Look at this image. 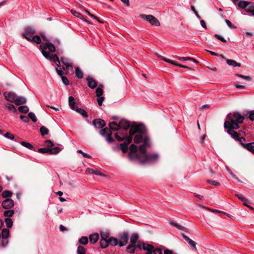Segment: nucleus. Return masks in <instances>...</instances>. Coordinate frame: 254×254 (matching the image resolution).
<instances>
[{
  "instance_id": "obj_1",
  "label": "nucleus",
  "mask_w": 254,
  "mask_h": 254,
  "mask_svg": "<svg viewBox=\"0 0 254 254\" xmlns=\"http://www.w3.org/2000/svg\"><path fill=\"white\" fill-rule=\"evenodd\" d=\"M226 119L227 120L224 122V127L228 129L227 132L230 134L235 140H237L239 137V133L234 130L240 128L239 124L243 122L245 118L239 112H235L228 114Z\"/></svg>"
},
{
  "instance_id": "obj_2",
  "label": "nucleus",
  "mask_w": 254,
  "mask_h": 254,
  "mask_svg": "<svg viewBox=\"0 0 254 254\" xmlns=\"http://www.w3.org/2000/svg\"><path fill=\"white\" fill-rule=\"evenodd\" d=\"M109 127L110 128L108 127H105L101 129L99 131V133L102 136L105 137V139L108 142V143H112L114 142L115 140L112 136V132L111 130L114 131L118 130L120 128V124H117L115 122H110L109 124Z\"/></svg>"
},
{
  "instance_id": "obj_3",
  "label": "nucleus",
  "mask_w": 254,
  "mask_h": 254,
  "mask_svg": "<svg viewBox=\"0 0 254 254\" xmlns=\"http://www.w3.org/2000/svg\"><path fill=\"white\" fill-rule=\"evenodd\" d=\"M159 159V155L157 153L146 154L143 157H140L139 163L141 164L151 163L156 162Z\"/></svg>"
},
{
  "instance_id": "obj_4",
  "label": "nucleus",
  "mask_w": 254,
  "mask_h": 254,
  "mask_svg": "<svg viewBox=\"0 0 254 254\" xmlns=\"http://www.w3.org/2000/svg\"><path fill=\"white\" fill-rule=\"evenodd\" d=\"M140 16L144 20L148 21L152 25L159 26L160 23L159 20L152 15L141 14Z\"/></svg>"
},
{
  "instance_id": "obj_5",
  "label": "nucleus",
  "mask_w": 254,
  "mask_h": 254,
  "mask_svg": "<svg viewBox=\"0 0 254 254\" xmlns=\"http://www.w3.org/2000/svg\"><path fill=\"white\" fill-rule=\"evenodd\" d=\"M36 31L35 29L30 26L26 27L24 29L22 35L28 41L31 40V38L32 37V36L35 33Z\"/></svg>"
},
{
  "instance_id": "obj_6",
  "label": "nucleus",
  "mask_w": 254,
  "mask_h": 254,
  "mask_svg": "<svg viewBox=\"0 0 254 254\" xmlns=\"http://www.w3.org/2000/svg\"><path fill=\"white\" fill-rule=\"evenodd\" d=\"M60 149L58 147L51 148H40L38 150V152L42 154L49 153L50 154H57L60 152Z\"/></svg>"
},
{
  "instance_id": "obj_7",
  "label": "nucleus",
  "mask_w": 254,
  "mask_h": 254,
  "mask_svg": "<svg viewBox=\"0 0 254 254\" xmlns=\"http://www.w3.org/2000/svg\"><path fill=\"white\" fill-rule=\"evenodd\" d=\"M119 245L120 247L126 246L127 244L129 239L128 233L127 232H123V234L119 236Z\"/></svg>"
},
{
  "instance_id": "obj_8",
  "label": "nucleus",
  "mask_w": 254,
  "mask_h": 254,
  "mask_svg": "<svg viewBox=\"0 0 254 254\" xmlns=\"http://www.w3.org/2000/svg\"><path fill=\"white\" fill-rule=\"evenodd\" d=\"M4 99L10 102L14 103L16 97V95L15 93L10 92V91H6L3 94Z\"/></svg>"
},
{
  "instance_id": "obj_9",
  "label": "nucleus",
  "mask_w": 254,
  "mask_h": 254,
  "mask_svg": "<svg viewBox=\"0 0 254 254\" xmlns=\"http://www.w3.org/2000/svg\"><path fill=\"white\" fill-rule=\"evenodd\" d=\"M1 205L5 209H10L14 206V201L10 198H6L2 202Z\"/></svg>"
},
{
  "instance_id": "obj_10",
  "label": "nucleus",
  "mask_w": 254,
  "mask_h": 254,
  "mask_svg": "<svg viewBox=\"0 0 254 254\" xmlns=\"http://www.w3.org/2000/svg\"><path fill=\"white\" fill-rule=\"evenodd\" d=\"M132 137L127 136L123 143L120 145V148L124 153H125L128 149V145L132 141Z\"/></svg>"
},
{
  "instance_id": "obj_11",
  "label": "nucleus",
  "mask_w": 254,
  "mask_h": 254,
  "mask_svg": "<svg viewBox=\"0 0 254 254\" xmlns=\"http://www.w3.org/2000/svg\"><path fill=\"white\" fill-rule=\"evenodd\" d=\"M93 125L97 128H102L106 126V123L102 119H96L93 121Z\"/></svg>"
},
{
  "instance_id": "obj_12",
  "label": "nucleus",
  "mask_w": 254,
  "mask_h": 254,
  "mask_svg": "<svg viewBox=\"0 0 254 254\" xmlns=\"http://www.w3.org/2000/svg\"><path fill=\"white\" fill-rule=\"evenodd\" d=\"M88 86L91 88L94 89L97 86V82L92 77L88 76L86 78Z\"/></svg>"
},
{
  "instance_id": "obj_13",
  "label": "nucleus",
  "mask_w": 254,
  "mask_h": 254,
  "mask_svg": "<svg viewBox=\"0 0 254 254\" xmlns=\"http://www.w3.org/2000/svg\"><path fill=\"white\" fill-rule=\"evenodd\" d=\"M56 70L58 74L61 77L63 83L65 85H69V81L67 78L66 76H64V71L63 69L62 68H56Z\"/></svg>"
},
{
  "instance_id": "obj_14",
  "label": "nucleus",
  "mask_w": 254,
  "mask_h": 254,
  "mask_svg": "<svg viewBox=\"0 0 254 254\" xmlns=\"http://www.w3.org/2000/svg\"><path fill=\"white\" fill-rule=\"evenodd\" d=\"M182 236L183 238L190 245V246L195 251H197V249L196 247V243L191 239H190L188 236L184 234H182Z\"/></svg>"
},
{
  "instance_id": "obj_15",
  "label": "nucleus",
  "mask_w": 254,
  "mask_h": 254,
  "mask_svg": "<svg viewBox=\"0 0 254 254\" xmlns=\"http://www.w3.org/2000/svg\"><path fill=\"white\" fill-rule=\"evenodd\" d=\"M146 147L145 145L142 144L140 145L139 147V150L140 153L138 154V155H135L136 157L138 158V161H140V157H143L144 156L146 153Z\"/></svg>"
},
{
  "instance_id": "obj_16",
  "label": "nucleus",
  "mask_w": 254,
  "mask_h": 254,
  "mask_svg": "<svg viewBox=\"0 0 254 254\" xmlns=\"http://www.w3.org/2000/svg\"><path fill=\"white\" fill-rule=\"evenodd\" d=\"M142 249L146 251V254H152L154 250V247L150 244L142 243Z\"/></svg>"
},
{
  "instance_id": "obj_17",
  "label": "nucleus",
  "mask_w": 254,
  "mask_h": 254,
  "mask_svg": "<svg viewBox=\"0 0 254 254\" xmlns=\"http://www.w3.org/2000/svg\"><path fill=\"white\" fill-rule=\"evenodd\" d=\"M137 132L142 134H146V128L143 124L134 125Z\"/></svg>"
},
{
  "instance_id": "obj_18",
  "label": "nucleus",
  "mask_w": 254,
  "mask_h": 254,
  "mask_svg": "<svg viewBox=\"0 0 254 254\" xmlns=\"http://www.w3.org/2000/svg\"><path fill=\"white\" fill-rule=\"evenodd\" d=\"M241 145L243 148L246 149L252 153H253V150H254V142L248 143H242Z\"/></svg>"
},
{
  "instance_id": "obj_19",
  "label": "nucleus",
  "mask_w": 254,
  "mask_h": 254,
  "mask_svg": "<svg viewBox=\"0 0 254 254\" xmlns=\"http://www.w3.org/2000/svg\"><path fill=\"white\" fill-rule=\"evenodd\" d=\"M120 127L123 128L125 130L127 129L130 126V123L129 121L125 120L122 119L120 121Z\"/></svg>"
},
{
  "instance_id": "obj_20",
  "label": "nucleus",
  "mask_w": 254,
  "mask_h": 254,
  "mask_svg": "<svg viewBox=\"0 0 254 254\" xmlns=\"http://www.w3.org/2000/svg\"><path fill=\"white\" fill-rule=\"evenodd\" d=\"M68 104L72 110H74L76 108H77L76 106V102L75 101V99L73 97L70 96L68 98Z\"/></svg>"
},
{
  "instance_id": "obj_21",
  "label": "nucleus",
  "mask_w": 254,
  "mask_h": 254,
  "mask_svg": "<svg viewBox=\"0 0 254 254\" xmlns=\"http://www.w3.org/2000/svg\"><path fill=\"white\" fill-rule=\"evenodd\" d=\"M16 105H20L26 103V99L23 97H17L14 102Z\"/></svg>"
},
{
  "instance_id": "obj_22",
  "label": "nucleus",
  "mask_w": 254,
  "mask_h": 254,
  "mask_svg": "<svg viewBox=\"0 0 254 254\" xmlns=\"http://www.w3.org/2000/svg\"><path fill=\"white\" fill-rule=\"evenodd\" d=\"M43 48H44V49H48L51 52H55L56 51V48L55 46L53 44L49 42H47L45 44V45H43Z\"/></svg>"
},
{
  "instance_id": "obj_23",
  "label": "nucleus",
  "mask_w": 254,
  "mask_h": 254,
  "mask_svg": "<svg viewBox=\"0 0 254 254\" xmlns=\"http://www.w3.org/2000/svg\"><path fill=\"white\" fill-rule=\"evenodd\" d=\"M227 64L234 67H240L241 64L240 63H237L236 61L230 59H226Z\"/></svg>"
},
{
  "instance_id": "obj_24",
  "label": "nucleus",
  "mask_w": 254,
  "mask_h": 254,
  "mask_svg": "<svg viewBox=\"0 0 254 254\" xmlns=\"http://www.w3.org/2000/svg\"><path fill=\"white\" fill-rule=\"evenodd\" d=\"M139 238V236L137 233H133L131 235L130 238V244L135 245L137 242V240Z\"/></svg>"
},
{
  "instance_id": "obj_25",
  "label": "nucleus",
  "mask_w": 254,
  "mask_h": 254,
  "mask_svg": "<svg viewBox=\"0 0 254 254\" xmlns=\"http://www.w3.org/2000/svg\"><path fill=\"white\" fill-rule=\"evenodd\" d=\"M145 134H137L135 135L134 138V142L135 143H139L143 140V138Z\"/></svg>"
},
{
  "instance_id": "obj_26",
  "label": "nucleus",
  "mask_w": 254,
  "mask_h": 254,
  "mask_svg": "<svg viewBox=\"0 0 254 254\" xmlns=\"http://www.w3.org/2000/svg\"><path fill=\"white\" fill-rule=\"evenodd\" d=\"M162 59H163V61H165L166 62H168L169 63H170L171 64H174L176 66H179V67H182V68H187V66H185V65H182V64H177V63H175V62H174L173 61H172L171 60L168 59H167L166 58H163Z\"/></svg>"
},
{
  "instance_id": "obj_27",
  "label": "nucleus",
  "mask_w": 254,
  "mask_h": 254,
  "mask_svg": "<svg viewBox=\"0 0 254 254\" xmlns=\"http://www.w3.org/2000/svg\"><path fill=\"white\" fill-rule=\"evenodd\" d=\"M250 2L244 0H240L238 3V6L242 9H244L245 10L247 6L250 4Z\"/></svg>"
},
{
  "instance_id": "obj_28",
  "label": "nucleus",
  "mask_w": 254,
  "mask_h": 254,
  "mask_svg": "<svg viewBox=\"0 0 254 254\" xmlns=\"http://www.w3.org/2000/svg\"><path fill=\"white\" fill-rule=\"evenodd\" d=\"M99 239V235L98 234H93L89 236V240L91 243L95 244Z\"/></svg>"
},
{
  "instance_id": "obj_29",
  "label": "nucleus",
  "mask_w": 254,
  "mask_h": 254,
  "mask_svg": "<svg viewBox=\"0 0 254 254\" xmlns=\"http://www.w3.org/2000/svg\"><path fill=\"white\" fill-rule=\"evenodd\" d=\"M126 251L127 253L134 254L135 251V245L129 244L127 247Z\"/></svg>"
},
{
  "instance_id": "obj_30",
  "label": "nucleus",
  "mask_w": 254,
  "mask_h": 254,
  "mask_svg": "<svg viewBox=\"0 0 254 254\" xmlns=\"http://www.w3.org/2000/svg\"><path fill=\"white\" fill-rule=\"evenodd\" d=\"M74 111H75L77 113L80 114L82 117L86 118L88 117V114L87 112L81 108H76Z\"/></svg>"
},
{
  "instance_id": "obj_31",
  "label": "nucleus",
  "mask_w": 254,
  "mask_h": 254,
  "mask_svg": "<svg viewBox=\"0 0 254 254\" xmlns=\"http://www.w3.org/2000/svg\"><path fill=\"white\" fill-rule=\"evenodd\" d=\"M72 64V63H71L62 67V69L65 71V74H67L69 70H73Z\"/></svg>"
},
{
  "instance_id": "obj_32",
  "label": "nucleus",
  "mask_w": 254,
  "mask_h": 254,
  "mask_svg": "<svg viewBox=\"0 0 254 254\" xmlns=\"http://www.w3.org/2000/svg\"><path fill=\"white\" fill-rule=\"evenodd\" d=\"M14 213V210L13 209H8L3 212V215L5 217H12Z\"/></svg>"
},
{
  "instance_id": "obj_33",
  "label": "nucleus",
  "mask_w": 254,
  "mask_h": 254,
  "mask_svg": "<svg viewBox=\"0 0 254 254\" xmlns=\"http://www.w3.org/2000/svg\"><path fill=\"white\" fill-rule=\"evenodd\" d=\"M109 244L113 246H117L119 244L117 238L114 237H110L108 239Z\"/></svg>"
},
{
  "instance_id": "obj_34",
  "label": "nucleus",
  "mask_w": 254,
  "mask_h": 254,
  "mask_svg": "<svg viewBox=\"0 0 254 254\" xmlns=\"http://www.w3.org/2000/svg\"><path fill=\"white\" fill-rule=\"evenodd\" d=\"M9 235V230L8 229H3L1 232L2 239H7Z\"/></svg>"
},
{
  "instance_id": "obj_35",
  "label": "nucleus",
  "mask_w": 254,
  "mask_h": 254,
  "mask_svg": "<svg viewBox=\"0 0 254 254\" xmlns=\"http://www.w3.org/2000/svg\"><path fill=\"white\" fill-rule=\"evenodd\" d=\"M75 75L79 79H81L83 77V72L78 67L75 68Z\"/></svg>"
},
{
  "instance_id": "obj_36",
  "label": "nucleus",
  "mask_w": 254,
  "mask_h": 254,
  "mask_svg": "<svg viewBox=\"0 0 254 254\" xmlns=\"http://www.w3.org/2000/svg\"><path fill=\"white\" fill-rule=\"evenodd\" d=\"M18 110L21 113H27L29 111V108L27 106L23 105L19 107Z\"/></svg>"
},
{
  "instance_id": "obj_37",
  "label": "nucleus",
  "mask_w": 254,
  "mask_h": 254,
  "mask_svg": "<svg viewBox=\"0 0 254 254\" xmlns=\"http://www.w3.org/2000/svg\"><path fill=\"white\" fill-rule=\"evenodd\" d=\"M41 49L42 50V53L43 55L47 59H49L51 55L49 52H47L46 51V49H44V48H43V45H40Z\"/></svg>"
},
{
  "instance_id": "obj_38",
  "label": "nucleus",
  "mask_w": 254,
  "mask_h": 254,
  "mask_svg": "<svg viewBox=\"0 0 254 254\" xmlns=\"http://www.w3.org/2000/svg\"><path fill=\"white\" fill-rule=\"evenodd\" d=\"M12 195V192L8 190H4L1 194V196L3 198L10 197Z\"/></svg>"
},
{
  "instance_id": "obj_39",
  "label": "nucleus",
  "mask_w": 254,
  "mask_h": 254,
  "mask_svg": "<svg viewBox=\"0 0 254 254\" xmlns=\"http://www.w3.org/2000/svg\"><path fill=\"white\" fill-rule=\"evenodd\" d=\"M29 42H33L36 43L37 44H39L41 43V40L40 37L39 36L36 35V36H34L33 37H32L31 38V40L29 41Z\"/></svg>"
},
{
  "instance_id": "obj_40",
  "label": "nucleus",
  "mask_w": 254,
  "mask_h": 254,
  "mask_svg": "<svg viewBox=\"0 0 254 254\" xmlns=\"http://www.w3.org/2000/svg\"><path fill=\"white\" fill-rule=\"evenodd\" d=\"M4 106L9 111L15 113L16 111V108L12 104L9 103H5Z\"/></svg>"
},
{
  "instance_id": "obj_41",
  "label": "nucleus",
  "mask_w": 254,
  "mask_h": 254,
  "mask_svg": "<svg viewBox=\"0 0 254 254\" xmlns=\"http://www.w3.org/2000/svg\"><path fill=\"white\" fill-rule=\"evenodd\" d=\"M103 94V90L102 88V85H100L97 87L96 90V94L97 97L102 96Z\"/></svg>"
},
{
  "instance_id": "obj_42",
  "label": "nucleus",
  "mask_w": 254,
  "mask_h": 254,
  "mask_svg": "<svg viewBox=\"0 0 254 254\" xmlns=\"http://www.w3.org/2000/svg\"><path fill=\"white\" fill-rule=\"evenodd\" d=\"M143 145H145L146 146H150V138L149 136L145 135L143 138Z\"/></svg>"
},
{
  "instance_id": "obj_43",
  "label": "nucleus",
  "mask_w": 254,
  "mask_h": 254,
  "mask_svg": "<svg viewBox=\"0 0 254 254\" xmlns=\"http://www.w3.org/2000/svg\"><path fill=\"white\" fill-rule=\"evenodd\" d=\"M109 245L108 240H100V246L102 248H106Z\"/></svg>"
},
{
  "instance_id": "obj_44",
  "label": "nucleus",
  "mask_w": 254,
  "mask_h": 254,
  "mask_svg": "<svg viewBox=\"0 0 254 254\" xmlns=\"http://www.w3.org/2000/svg\"><path fill=\"white\" fill-rule=\"evenodd\" d=\"M20 144L24 147L29 149H30V150H32L33 148V146L29 142H25V141H21L20 142Z\"/></svg>"
},
{
  "instance_id": "obj_45",
  "label": "nucleus",
  "mask_w": 254,
  "mask_h": 254,
  "mask_svg": "<svg viewBox=\"0 0 254 254\" xmlns=\"http://www.w3.org/2000/svg\"><path fill=\"white\" fill-rule=\"evenodd\" d=\"M110 236V233L108 232H101V240H108Z\"/></svg>"
},
{
  "instance_id": "obj_46",
  "label": "nucleus",
  "mask_w": 254,
  "mask_h": 254,
  "mask_svg": "<svg viewBox=\"0 0 254 254\" xmlns=\"http://www.w3.org/2000/svg\"><path fill=\"white\" fill-rule=\"evenodd\" d=\"M115 136L116 138L117 139V140L119 141H123V140L125 141L127 137V136H126V135H124L123 136H121L118 133H116L115 134Z\"/></svg>"
},
{
  "instance_id": "obj_47",
  "label": "nucleus",
  "mask_w": 254,
  "mask_h": 254,
  "mask_svg": "<svg viewBox=\"0 0 254 254\" xmlns=\"http://www.w3.org/2000/svg\"><path fill=\"white\" fill-rule=\"evenodd\" d=\"M40 131L42 135H47L49 133V129L44 126H42L40 127Z\"/></svg>"
},
{
  "instance_id": "obj_48",
  "label": "nucleus",
  "mask_w": 254,
  "mask_h": 254,
  "mask_svg": "<svg viewBox=\"0 0 254 254\" xmlns=\"http://www.w3.org/2000/svg\"><path fill=\"white\" fill-rule=\"evenodd\" d=\"M61 62L64 65H65L71 63V62L69 60V59L64 57L61 58Z\"/></svg>"
},
{
  "instance_id": "obj_49",
  "label": "nucleus",
  "mask_w": 254,
  "mask_h": 254,
  "mask_svg": "<svg viewBox=\"0 0 254 254\" xmlns=\"http://www.w3.org/2000/svg\"><path fill=\"white\" fill-rule=\"evenodd\" d=\"M171 224L173 226H174V227H176L177 228H178L179 230H181L185 231H187V229L185 227H184L179 225V224H178V223H177L176 222H172L171 223Z\"/></svg>"
},
{
  "instance_id": "obj_50",
  "label": "nucleus",
  "mask_w": 254,
  "mask_h": 254,
  "mask_svg": "<svg viewBox=\"0 0 254 254\" xmlns=\"http://www.w3.org/2000/svg\"><path fill=\"white\" fill-rule=\"evenodd\" d=\"M71 12L74 16L77 17L82 20L84 19V16L80 13L74 10H71Z\"/></svg>"
},
{
  "instance_id": "obj_51",
  "label": "nucleus",
  "mask_w": 254,
  "mask_h": 254,
  "mask_svg": "<svg viewBox=\"0 0 254 254\" xmlns=\"http://www.w3.org/2000/svg\"><path fill=\"white\" fill-rule=\"evenodd\" d=\"M235 75H236L238 77H241V78H242L245 80H246L247 81H251V80H252V78L250 76L244 75L243 74H239V73H236V74H235Z\"/></svg>"
},
{
  "instance_id": "obj_52",
  "label": "nucleus",
  "mask_w": 254,
  "mask_h": 254,
  "mask_svg": "<svg viewBox=\"0 0 254 254\" xmlns=\"http://www.w3.org/2000/svg\"><path fill=\"white\" fill-rule=\"evenodd\" d=\"M4 221L7 228H10L12 226L13 222L10 218H6L5 219Z\"/></svg>"
},
{
  "instance_id": "obj_53",
  "label": "nucleus",
  "mask_w": 254,
  "mask_h": 254,
  "mask_svg": "<svg viewBox=\"0 0 254 254\" xmlns=\"http://www.w3.org/2000/svg\"><path fill=\"white\" fill-rule=\"evenodd\" d=\"M137 132L136 131V129L134 125H133L130 128L129 133V135L128 136H131L132 137V135H133L135 133Z\"/></svg>"
},
{
  "instance_id": "obj_54",
  "label": "nucleus",
  "mask_w": 254,
  "mask_h": 254,
  "mask_svg": "<svg viewBox=\"0 0 254 254\" xmlns=\"http://www.w3.org/2000/svg\"><path fill=\"white\" fill-rule=\"evenodd\" d=\"M28 118H29L34 123H36L37 121V119L33 112H30L28 114Z\"/></svg>"
},
{
  "instance_id": "obj_55",
  "label": "nucleus",
  "mask_w": 254,
  "mask_h": 254,
  "mask_svg": "<svg viewBox=\"0 0 254 254\" xmlns=\"http://www.w3.org/2000/svg\"><path fill=\"white\" fill-rule=\"evenodd\" d=\"M88 242L87 237L83 236L79 240V243L82 245H86Z\"/></svg>"
},
{
  "instance_id": "obj_56",
  "label": "nucleus",
  "mask_w": 254,
  "mask_h": 254,
  "mask_svg": "<svg viewBox=\"0 0 254 254\" xmlns=\"http://www.w3.org/2000/svg\"><path fill=\"white\" fill-rule=\"evenodd\" d=\"M85 249L81 246H79L77 248V254H85Z\"/></svg>"
},
{
  "instance_id": "obj_57",
  "label": "nucleus",
  "mask_w": 254,
  "mask_h": 254,
  "mask_svg": "<svg viewBox=\"0 0 254 254\" xmlns=\"http://www.w3.org/2000/svg\"><path fill=\"white\" fill-rule=\"evenodd\" d=\"M129 150L131 153H135L137 150V147L134 144H132L129 147Z\"/></svg>"
},
{
  "instance_id": "obj_58",
  "label": "nucleus",
  "mask_w": 254,
  "mask_h": 254,
  "mask_svg": "<svg viewBox=\"0 0 254 254\" xmlns=\"http://www.w3.org/2000/svg\"><path fill=\"white\" fill-rule=\"evenodd\" d=\"M45 145L48 147V148H54V144L51 140H46L45 141Z\"/></svg>"
},
{
  "instance_id": "obj_59",
  "label": "nucleus",
  "mask_w": 254,
  "mask_h": 254,
  "mask_svg": "<svg viewBox=\"0 0 254 254\" xmlns=\"http://www.w3.org/2000/svg\"><path fill=\"white\" fill-rule=\"evenodd\" d=\"M235 195L242 201L245 202V201H249V200L243 196V195L242 194H236Z\"/></svg>"
},
{
  "instance_id": "obj_60",
  "label": "nucleus",
  "mask_w": 254,
  "mask_h": 254,
  "mask_svg": "<svg viewBox=\"0 0 254 254\" xmlns=\"http://www.w3.org/2000/svg\"><path fill=\"white\" fill-rule=\"evenodd\" d=\"M49 60L51 61H53L55 63H56V62H57V61L60 60L59 57L56 54H55V55L52 54Z\"/></svg>"
},
{
  "instance_id": "obj_61",
  "label": "nucleus",
  "mask_w": 254,
  "mask_h": 254,
  "mask_svg": "<svg viewBox=\"0 0 254 254\" xmlns=\"http://www.w3.org/2000/svg\"><path fill=\"white\" fill-rule=\"evenodd\" d=\"M77 152L78 153L81 154L83 155V156L85 158H88V159L91 158V156L90 155L83 152L81 150H78L77 151Z\"/></svg>"
},
{
  "instance_id": "obj_62",
  "label": "nucleus",
  "mask_w": 254,
  "mask_h": 254,
  "mask_svg": "<svg viewBox=\"0 0 254 254\" xmlns=\"http://www.w3.org/2000/svg\"><path fill=\"white\" fill-rule=\"evenodd\" d=\"M3 136L8 138V139H9L10 140H13L14 139V136L11 133L8 132H7L6 133H5Z\"/></svg>"
},
{
  "instance_id": "obj_63",
  "label": "nucleus",
  "mask_w": 254,
  "mask_h": 254,
  "mask_svg": "<svg viewBox=\"0 0 254 254\" xmlns=\"http://www.w3.org/2000/svg\"><path fill=\"white\" fill-rule=\"evenodd\" d=\"M97 97V100L98 105L100 106H102V103L104 100V97H102V96H99V97Z\"/></svg>"
},
{
  "instance_id": "obj_64",
  "label": "nucleus",
  "mask_w": 254,
  "mask_h": 254,
  "mask_svg": "<svg viewBox=\"0 0 254 254\" xmlns=\"http://www.w3.org/2000/svg\"><path fill=\"white\" fill-rule=\"evenodd\" d=\"M246 11L248 12H252L254 11V5L248 6Z\"/></svg>"
}]
</instances>
